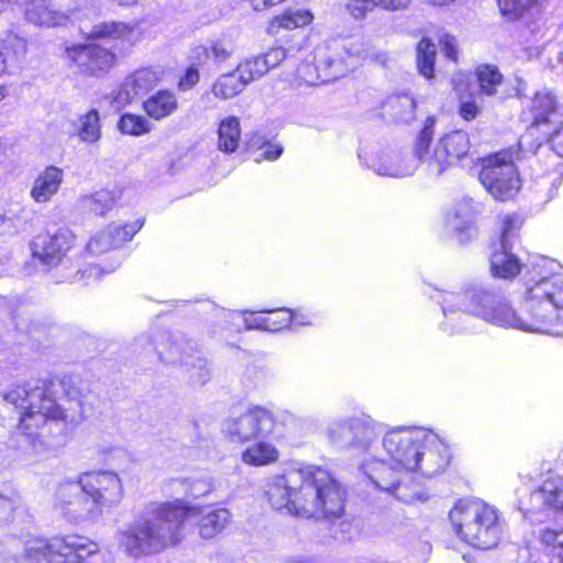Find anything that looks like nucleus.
Instances as JSON below:
<instances>
[{"label": "nucleus", "instance_id": "42", "mask_svg": "<svg viewBox=\"0 0 563 563\" xmlns=\"http://www.w3.org/2000/svg\"><path fill=\"white\" fill-rule=\"evenodd\" d=\"M312 14L308 10L285 11L283 14L275 16L269 25L272 32L275 26L286 30L302 27L312 21Z\"/></svg>", "mask_w": 563, "mask_h": 563}, {"label": "nucleus", "instance_id": "23", "mask_svg": "<svg viewBox=\"0 0 563 563\" xmlns=\"http://www.w3.org/2000/svg\"><path fill=\"white\" fill-rule=\"evenodd\" d=\"M531 111L533 113V123L527 130V133L519 140L520 146H527L534 131L542 124H553L559 117L556 112V102L550 92H538L532 100Z\"/></svg>", "mask_w": 563, "mask_h": 563}, {"label": "nucleus", "instance_id": "29", "mask_svg": "<svg viewBox=\"0 0 563 563\" xmlns=\"http://www.w3.org/2000/svg\"><path fill=\"white\" fill-rule=\"evenodd\" d=\"M449 464V453L446 446L438 438L435 443H423L421 446V457L417 470L426 476H432Z\"/></svg>", "mask_w": 563, "mask_h": 563}, {"label": "nucleus", "instance_id": "63", "mask_svg": "<svg viewBox=\"0 0 563 563\" xmlns=\"http://www.w3.org/2000/svg\"><path fill=\"white\" fill-rule=\"evenodd\" d=\"M516 82H517V86H516V95H517L518 97H521V96H523V93H522V89H523V87H525V81H523L521 78L517 77V78H516Z\"/></svg>", "mask_w": 563, "mask_h": 563}, {"label": "nucleus", "instance_id": "27", "mask_svg": "<svg viewBox=\"0 0 563 563\" xmlns=\"http://www.w3.org/2000/svg\"><path fill=\"white\" fill-rule=\"evenodd\" d=\"M25 16L27 21L38 26H58L68 21L65 12L56 10L47 0H30L26 3Z\"/></svg>", "mask_w": 563, "mask_h": 563}, {"label": "nucleus", "instance_id": "25", "mask_svg": "<svg viewBox=\"0 0 563 563\" xmlns=\"http://www.w3.org/2000/svg\"><path fill=\"white\" fill-rule=\"evenodd\" d=\"M361 468L376 488L385 492H389L404 473L394 463L388 464L374 457L366 459L361 464Z\"/></svg>", "mask_w": 563, "mask_h": 563}, {"label": "nucleus", "instance_id": "59", "mask_svg": "<svg viewBox=\"0 0 563 563\" xmlns=\"http://www.w3.org/2000/svg\"><path fill=\"white\" fill-rule=\"evenodd\" d=\"M440 44L442 47V51L446 58L451 59L452 62H457V51H456V40L452 35H444L440 40Z\"/></svg>", "mask_w": 563, "mask_h": 563}, {"label": "nucleus", "instance_id": "11", "mask_svg": "<svg viewBox=\"0 0 563 563\" xmlns=\"http://www.w3.org/2000/svg\"><path fill=\"white\" fill-rule=\"evenodd\" d=\"M86 494L91 498L102 518L104 512L117 508L123 497L124 487L121 477L113 471H95L80 475Z\"/></svg>", "mask_w": 563, "mask_h": 563}, {"label": "nucleus", "instance_id": "2", "mask_svg": "<svg viewBox=\"0 0 563 563\" xmlns=\"http://www.w3.org/2000/svg\"><path fill=\"white\" fill-rule=\"evenodd\" d=\"M5 401L20 410V442L40 455L65 442L67 424L82 419V388L71 378L34 380L4 391Z\"/></svg>", "mask_w": 563, "mask_h": 563}, {"label": "nucleus", "instance_id": "40", "mask_svg": "<svg viewBox=\"0 0 563 563\" xmlns=\"http://www.w3.org/2000/svg\"><path fill=\"white\" fill-rule=\"evenodd\" d=\"M132 27L121 22H103L92 26L89 38L96 40H120L130 36Z\"/></svg>", "mask_w": 563, "mask_h": 563}, {"label": "nucleus", "instance_id": "45", "mask_svg": "<svg viewBox=\"0 0 563 563\" xmlns=\"http://www.w3.org/2000/svg\"><path fill=\"white\" fill-rule=\"evenodd\" d=\"M249 147H257L261 150L260 154L255 157L256 163L262 161H276L283 154V146L278 143L264 141L260 134H254L249 141Z\"/></svg>", "mask_w": 563, "mask_h": 563}, {"label": "nucleus", "instance_id": "24", "mask_svg": "<svg viewBox=\"0 0 563 563\" xmlns=\"http://www.w3.org/2000/svg\"><path fill=\"white\" fill-rule=\"evenodd\" d=\"M64 176V170L57 166L45 167L34 179L30 191L31 198L37 203L48 202L58 192Z\"/></svg>", "mask_w": 563, "mask_h": 563}, {"label": "nucleus", "instance_id": "34", "mask_svg": "<svg viewBox=\"0 0 563 563\" xmlns=\"http://www.w3.org/2000/svg\"><path fill=\"white\" fill-rule=\"evenodd\" d=\"M283 317H246L244 318L245 330L279 331L295 321V313L290 309H280Z\"/></svg>", "mask_w": 563, "mask_h": 563}, {"label": "nucleus", "instance_id": "5", "mask_svg": "<svg viewBox=\"0 0 563 563\" xmlns=\"http://www.w3.org/2000/svg\"><path fill=\"white\" fill-rule=\"evenodd\" d=\"M314 59L316 65L303 64L299 68L300 77L312 86L343 77L362 62L385 64L386 56L376 51L369 41L354 37L327 41L317 48Z\"/></svg>", "mask_w": 563, "mask_h": 563}, {"label": "nucleus", "instance_id": "12", "mask_svg": "<svg viewBox=\"0 0 563 563\" xmlns=\"http://www.w3.org/2000/svg\"><path fill=\"white\" fill-rule=\"evenodd\" d=\"M274 429V415L262 406L251 407L242 415L229 418L223 422V431L232 441L236 442H247L267 437Z\"/></svg>", "mask_w": 563, "mask_h": 563}, {"label": "nucleus", "instance_id": "49", "mask_svg": "<svg viewBox=\"0 0 563 563\" xmlns=\"http://www.w3.org/2000/svg\"><path fill=\"white\" fill-rule=\"evenodd\" d=\"M499 10L509 20H517L536 2V0H497Z\"/></svg>", "mask_w": 563, "mask_h": 563}, {"label": "nucleus", "instance_id": "38", "mask_svg": "<svg viewBox=\"0 0 563 563\" xmlns=\"http://www.w3.org/2000/svg\"><path fill=\"white\" fill-rule=\"evenodd\" d=\"M79 203L82 210L91 214L104 216L108 211H110L113 208L115 199L111 191L99 190L93 194L81 197Z\"/></svg>", "mask_w": 563, "mask_h": 563}, {"label": "nucleus", "instance_id": "60", "mask_svg": "<svg viewBox=\"0 0 563 563\" xmlns=\"http://www.w3.org/2000/svg\"><path fill=\"white\" fill-rule=\"evenodd\" d=\"M459 113L465 121H471L477 117L479 113V108L474 101H461Z\"/></svg>", "mask_w": 563, "mask_h": 563}, {"label": "nucleus", "instance_id": "58", "mask_svg": "<svg viewBox=\"0 0 563 563\" xmlns=\"http://www.w3.org/2000/svg\"><path fill=\"white\" fill-rule=\"evenodd\" d=\"M200 75L197 68L189 67L178 80V88L183 91L191 89L198 81Z\"/></svg>", "mask_w": 563, "mask_h": 563}, {"label": "nucleus", "instance_id": "43", "mask_svg": "<svg viewBox=\"0 0 563 563\" xmlns=\"http://www.w3.org/2000/svg\"><path fill=\"white\" fill-rule=\"evenodd\" d=\"M118 129L123 134L140 136L151 131V123L143 115L124 113L118 122Z\"/></svg>", "mask_w": 563, "mask_h": 563}, {"label": "nucleus", "instance_id": "37", "mask_svg": "<svg viewBox=\"0 0 563 563\" xmlns=\"http://www.w3.org/2000/svg\"><path fill=\"white\" fill-rule=\"evenodd\" d=\"M437 45L428 37H422L416 47V63L418 73L427 79L434 75Z\"/></svg>", "mask_w": 563, "mask_h": 563}, {"label": "nucleus", "instance_id": "52", "mask_svg": "<svg viewBox=\"0 0 563 563\" xmlns=\"http://www.w3.org/2000/svg\"><path fill=\"white\" fill-rule=\"evenodd\" d=\"M3 48L12 51L15 56H22L26 52V38L16 34L15 32H7L1 38Z\"/></svg>", "mask_w": 563, "mask_h": 563}, {"label": "nucleus", "instance_id": "62", "mask_svg": "<svg viewBox=\"0 0 563 563\" xmlns=\"http://www.w3.org/2000/svg\"><path fill=\"white\" fill-rule=\"evenodd\" d=\"M253 9L255 11H263L266 10L273 5H276L284 0H250Z\"/></svg>", "mask_w": 563, "mask_h": 563}, {"label": "nucleus", "instance_id": "61", "mask_svg": "<svg viewBox=\"0 0 563 563\" xmlns=\"http://www.w3.org/2000/svg\"><path fill=\"white\" fill-rule=\"evenodd\" d=\"M377 7L380 5L383 9L386 10H400L408 5L410 0H376Z\"/></svg>", "mask_w": 563, "mask_h": 563}, {"label": "nucleus", "instance_id": "54", "mask_svg": "<svg viewBox=\"0 0 563 563\" xmlns=\"http://www.w3.org/2000/svg\"><path fill=\"white\" fill-rule=\"evenodd\" d=\"M260 56L268 71L271 68L278 66L286 58L287 53L283 46H274Z\"/></svg>", "mask_w": 563, "mask_h": 563}, {"label": "nucleus", "instance_id": "8", "mask_svg": "<svg viewBox=\"0 0 563 563\" xmlns=\"http://www.w3.org/2000/svg\"><path fill=\"white\" fill-rule=\"evenodd\" d=\"M540 146L541 143H538L526 148L518 144L517 150L509 147L484 157L478 175L479 181L497 200L505 201L514 198L520 189V178L515 162L527 157L528 154H534Z\"/></svg>", "mask_w": 563, "mask_h": 563}, {"label": "nucleus", "instance_id": "44", "mask_svg": "<svg viewBox=\"0 0 563 563\" xmlns=\"http://www.w3.org/2000/svg\"><path fill=\"white\" fill-rule=\"evenodd\" d=\"M189 365H184L186 367L187 373L189 374V379L194 385H203L206 384L211 376L210 368L208 366V361L200 356L196 351L192 354H188Z\"/></svg>", "mask_w": 563, "mask_h": 563}, {"label": "nucleus", "instance_id": "50", "mask_svg": "<svg viewBox=\"0 0 563 563\" xmlns=\"http://www.w3.org/2000/svg\"><path fill=\"white\" fill-rule=\"evenodd\" d=\"M377 7L376 0H346L344 8L347 14L355 21L366 19L367 14Z\"/></svg>", "mask_w": 563, "mask_h": 563}, {"label": "nucleus", "instance_id": "15", "mask_svg": "<svg viewBox=\"0 0 563 563\" xmlns=\"http://www.w3.org/2000/svg\"><path fill=\"white\" fill-rule=\"evenodd\" d=\"M329 437L339 445H351L369 451L379 432L369 418H351L329 426Z\"/></svg>", "mask_w": 563, "mask_h": 563}, {"label": "nucleus", "instance_id": "41", "mask_svg": "<svg viewBox=\"0 0 563 563\" xmlns=\"http://www.w3.org/2000/svg\"><path fill=\"white\" fill-rule=\"evenodd\" d=\"M100 117L96 109L79 117L78 135L82 142L95 143L100 139Z\"/></svg>", "mask_w": 563, "mask_h": 563}, {"label": "nucleus", "instance_id": "10", "mask_svg": "<svg viewBox=\"0 0 563 563\" xmlns=\"http://www.w3.org/2000/svg\"><path fill=\"white\" fill-rule=\"evenodd\" d=\"M54 507L69 522L93 523L101 519L100 510L86 494L80 477L58 485Z\"/></svg>", "mask_w": 563, "mask_h": 563}, {"label": "nucleus", "instance_id": "28", "mask_svg": "<svg viewBox=\"0 0 563 563\" xmlns=\"http://www.w3.org/2000/svg\"><path fill=\"white\" fill-rule=\"evenodd\" d=\"M416 101L408 93L391 95L382 103V114L398 123H409L415 119Z\"/></svg>", "mask_w": 563, "mask_h": 563}, {"label": "nucleus", "instance_id": "19", "mask_svg": "<svg viewBox=\"0 0 563 563\" xmlns=\"http://www.w3.org/2000/svg\"><path fill=\"white\" fill-rule=\"evenodd\" d=\"M435 120L428 118L421 129L413 148L415 159L426 165L432 176H440L450 167L446 154L440 148V140L433 144V126Z\"/></svg>", "mask_w": 563, "mask_h": 563}, {"label": "nucleus", "instance_id": "36", "mask_svg": "<svg viewBox=\"0 0 563 563\" xmlns=\"http://www.w3.org/2000/svg\"><path fill=\"white\" fill-rule=\"evenodd\" d=\"M245 87V79L234 69L218 77L212 86V92L217 98L228 100L238 96Z\"/></svg>", "mask_w": 563, "mask_h": 563}, {"label": "nucleus", "instance_id": "56", "mask_svg": "<svg viewBox=\"0 0 563 563\" xmlns=\"http://www.w3.org/2000/svg\"><path fill=\"white\" fill-rule=\"evenodd\" d=\"M548 134V142L551 148L560 157H563V122L559 126L554 128L553 131H544Z\"/></svg>", "mask_w": 563, "mask_h": 563}, {"label": "nucleus", "instance_id": "64", "mask_svg": "<svg viewBox=\"0 0 563 563\" xmlns=\"http://www.w3.org/2000/svg\"><path fill=\"white\" fill-rule=\"evenodd\" d=\"M7 69V59L3 53L0 51V75L4 74Z\"/></svg>", "mask_w": 563, "mask_h": 563}, {"label": "nucleus", "instance_id": "20", "mask_svg": "<svg viewBox=\"0 0 563 563\" xmlns=\"http://www.w3.org/2000/svg\"><path fill=\"white\" fill-rule=\"evenodd\" d=\"M358 157L380 176L406 177L412 175L417 168L416 159L395 150H383L375 155L361 151Z\"/></svg>", "mask_w": 563, "mask_h": 563}, {"label": "nucleus", "instance_id": "53", "mask_svg": "<svg viewBox=\"0 0 563 563\" xmlns=\"http://www.w3.org/2000/svg\"><path fill=\"white\" fill-rule=\"evenodd\" d=\"M233 52V44L228 40H217L211 42L210 47L207 49L208 56H211L216 62H225Z\"/></svg>", "mask_w": 563, "mask_h": 563}, {"label": "nucleus", "instance_id": "6", "mask_svg": "<svg viewBox=\"0 0 563 563\" xmlns=\"http://www.w3.org/2000/svg\"><path fill=\"white\" fill-rule=\"evenodd\" d=\"M16 559L19 563H106L98 544L78 534L30 537Z\"/></svg>", "mask_w": 563, "mask_h": 563}, {"label": "nucleus", "instance_id": "39", "mask_svg": "<svg viewBox=\"0 0 563 563\" xmlns=\"http://www.w3.org/2000/svg\"><path fill=\"white\" fill-rule=\"evenodd\" d=\"M476 77L479 86V93L494 96L497 87L501 84L503 75L496 66L481 65L476 68Z\"/></svg>", "mask_w": 563, "mask_h": 563}, {"label": "nucleus", "instance_id": "4", "mask_svg": "<svg viewBox=\"0 0 563 563\" xmlns=\"http://www.w3.org/2000/svg\"><path fill=\"white\" fill-rule=\"evenodd\" d=\"M194 514L196 508L179 499L152 503L121 532L120 545L135 558L161 552L180 541L184 522Z\"/></svg>", "mask_w": 563, "mask_h": 563}, {"label": "nucleus", "instance_id": "48", "mask_svg": "<svg viewBox=\"0 0 563 563\" xmlns=\"http://www.w3.org/2000/svg\"><path fill=\"white\" fill-rule=\"evenodd\" d=\"M408 472H404L402 475L398 478V481L395 483L394 487L389 489L388 493L393 494L397 499L401 500L402 503L409 504L415 500H421L422 494L418 489V487L411 486L408 483L404 482V475L408 476Z\"/></svg>", "mask_w": 563, "mask_h": 563}, {"label": "nucleus", "instance_id": "3", "mask_svg": "<svg viewBox=\"0 0 563 563\" xmlns=\"http://www.w3.org/2000/svg\"><path fill=\"white\" fill-rule=\"evenodd\" d=\"M266 495L277 511L305 518H339L344 509L340 484L317 466L290 470L271 478Z\"/></svg>", "mask_w": 563, "mask_h": 563}, {"label": "nucleus", "instance_id": "16", "mask_svg": "<svg viewBox=\"0 0 563 563\" xmlns=\"http://www.w3.org/2000/svg\"><path fill=\"white\" fill-rule=\"evenodd\" d=\"M135 350L156 351L161 362L169 365H189L188 354L194 353L190 342L183 339H173L168 333L159 332L153 340L148 334H142L134 340Z\"/></svg>", "mask_w": 563, "mask_h": 563}, {"label": "nucleus", "instance_id": "46", "mask_svg": "<svg viewBox=\"0 0 563 563\" xmlns=\"http://www.w3.org/2000/svg\"><path fill=\"white\" fill-rule=\"evenodd\" d=\"M235 70L239 71L240 76H243L245 85L247 86L250 82L265 75L267 73V67L264 66L263 59L258 55L240 63Z\"/></svg>", "mask_w": 563, "mask_h": 563}, {"label": "nucleus", "instance_id": "21", "mask_svg": "<svg viewBox=\"0 0 563 563\" xmlns=\"http://www.w3.org/2000/svg\"><path fill=\"white\" fill-rule=\"evenodd\" d=\"M521 512H539L547 508L563 510V477L555 475L547 478L542 485L530 493L528 499H519Z\"/></svg>", "mask_w": 563, "mask_h": 563}, {"label": "nucleus", "instance_id": "57", "mask_svg": "<svg viewBox=\"0 0 563 563\" xmlns=\"http://www.w3.org/2000/svg\"><path fill=\"white\" fill-rule=\"evenodd\" d=\"M19 506V496L15 493L10 495L0 494V518H9Z\"/></svg>", "mask_w": 563, "mask_h": 563}, {"label": "nucleus", "instance_id": "22", "mask_svg": "<svg viewBox=\"0 0 563 563\" xmlns=\"http://www.w3.org/2000/svg\"><path fill=\"white\" fill-rule=\"evenodd\" d=\"M144 220L139 219L132 223L117 224L112 223L107 229L95 234L87 243V251L93 255L106 253L110 250L121 246L142 229Z\"/></svg>", "mask_w": 563, "mask_h": 563}, {"label": "nucleus", "instance_id": "33", "mask_svg": "<svg viewBox=\"0 0 563 563\" xmlns=\"http://www.w3.org/2000/svg\"><path fill=\"white\" fill-rule=\"evenodd\" d=\"M279 452L276 446L265 441H258L242 452L241 459L252 466H264L276 462Z\"/></svg>", "mask_w": 563, "mask_h": 563}, {"label": "nucleus", "instance_id": "26", "mask_svg": "<svg viewBox=\"0 0 563 563\" xmlns=\"http://www.w3.org/2000/svg\"><path fill=\"white\" fill-rule=\"evenodd\" d=\"M475 213L474 201L465 198L459 201L446 214V225L460 243L472 238V222Z\"/></svg>", "mask_w": 563, "mask_h": 563}, {"label": "nucleus", "instance_id": "14", "mask_svg": "<svg viewBox=\"0 0 563 563\" xmlns=\"http://www.w3.org/2000/svg\"><path fill=\"white\" fill-rule=\"evenodd\" d=\"M74 240L75 235L67 228H60L54 233H38L30 243L32 256L48 268L55 267L67 256Z\"/></svg>", "mask_w": 563, "mask_h": 563}, {"label": "nucleus", "instance_id": "7", "mask_svg": "<svg viewBox=\"0 0 563 563\" xmlns=\"http://www.w3.org/2000/svg\"><path fill=\"white\" fill-rule=\"evenodd\" d=\"M449 518L456 534L474 548L489 550L500 540L501 523L498 512L482 499H461L450 510Z\"/></svg>", "mask_w": 563, "mask_h": 563}, {"label": "nucleus", "instance_id": "35", "mask_svg": "<svg viewBox=\"0 0 563 563\" xmlns=\"http://www.w3.org/2000/svg\"><path fill=\"white\" fill-rule=\"evenodd\" d=\"M231 514L225 508L213 509L201 516L199 534L203 539H211L219 534L230 522Z\"/></svg>", "mask_w": 563, "mask_h": 563}, {"label": "nucleus", "instance_id": "51", "mask_svg": "<svg viewBox=\"0 0 563 563\" xmlns=\"http://www.w3.org/2000/svg\"><path fill=\"white\" fill-rule=\"evenodd\" d=\"M24 223L11 211L0 213V236L13 235L23 230Z\"/></svg>", "mask_w": 563, "mask_h": 563}, {"label": "nucleus", "instance_id": "9", "mask_svg": "<svg viewBox=\"0 0 563 563\" xmlns=\"http://www.w3.org/2000/svg\"><path fill=\"white\" fill-rule=\"evenodd\" d=\"M438 442V435L423 429L399 427L388 431L383 446L397 467L402 472H412L419 465L423 443Z\"/></svg>", "mask_w": 563, "mask_h": 563}, {"label": "nucleus", "instance_id": "32", "mask_svg": "<svg viewBox=\"0 0 563 563\" xmlns=\"http://www.w3.org/2000/svg\"><path fill=\"white\" fill-rule=\"evenodd\" d=\"M241 141L240 121L236 117L223 119L218 126V148L224 153H233Z\"/></svg>", "mask_w": 563, "mask_h": 563}, {"label": "nucleus", "instance_id": "18", "mask_svg": "<svg viewBox=\"0 0 563 563\" xmlns=\"http://www.w3.org/2000/svg\"><path fill=\"white\" fill-rule=\"evenodd\" d=\"M163 70L155 67L139 68L128 75L122 84L112 91L111 102L117 108L131 103L136 98L147 95L163 78Z\"/></svg>", "mask_w": 563, "mask_h": 563}, {"label": "nucleus", "instance_id": "47", "mask_svg": "<svg viewBox=\"0 0 563 563\" xmlns=\"http://www.w3.org/2000/svg\"><path fill=\"white\" fill-rule=\"evenodd\" d=\"M181 485L188 496L199 498L214 490V484L209 476L184 478Z\"/></svg>", "mask_w": 563, "mask_h": 563}, {"label": "nucleus", "instance_id": "1", "mask_svg": "<svg viewBox=\"0 0 563 563\" xmlns=\"http://www.w3.org/2000/svg\"><path fill=\"white\" fill-rule=\"evenodd\" d=\"M446 321L444 332L457 333L463 329L451 325L465 321L468 314L504 328L551 335L563 334V272L532 277L526 283L523 305L515 311L507 299L495 291L481 287L463 291H445L438 298Z\"/></svg>", "mask_w": 563, "mask_h": 563}, {"label": "nucleus", "instance_id": "30", "mask_svg": "<svg viewBox=\"0 0 563 563\" xmlns=\"http://www.w3.org/2000/svg\"><path fill=\"white\" fill-rule=\"evenodd\" d=\"M145 113L154 120H163L178 109L176 95L168 89H161L143 101Z\"/></svg>", "mask_w": 563, "mask_h": 563}, {"label": "nucleus", "instance_id": "31", "mask_svg": "<svg viewBox=\"0 0 563 563\" xmlns=\"http://www.w3.org/2000/svg\"><path fill=\"white\" fill-rule=\"evenodd\" d=\"M470 146L468 134L461 130L448 133L440 139V148L446 154L449 166L464 157L468 153Z\"/></svg>", "mask_w": 563, "mask_h": 563}, {"label": "nucleus", "instance_id": "13", "mask_svg": "<svg viewBox=\"0 0 563 563\" xmlns=\"http://www.w3.org/2000/svg\"><path fill=\"white\" fill-rule=\"evenodd\" d=\"M520 223L515 214H507L501 222L500 249L490 255V272L494 277L512 279L521 271V264L516 255L511 253Z\"/></svg>", "mask_w": 563, "mask_h": 563}, {"label": "nucleus", "instance_id": "17", "mask_svg": "<svg viewBox=\"0 0 563 563\" xmlns=\"http://www.w3.org/2000/svg\"><path fill=\"white\" fill-rule=\"evenodd\" d=\"M66 57L78 73L95 77L107 73L115 60V55L110 48L97 44L69 47L66 49Z\"/></svg>", "mask_w": 563, "mask_h": 563}, {"label": "nucleus", "instance_id": "55", "mask_svg": "<svg viewBox=\"0 0 563 563\" xmlns=\"http://www.w3.org/2000/svg\"><path fill=\"white\" fill-rule=\"evenodd\" d=\"M540 540L547 547L563 550V529L561 530H552L545 529L540 533Z\"/></svg>", "mask_w": 563, "mask_h": 563}]
</instances>
